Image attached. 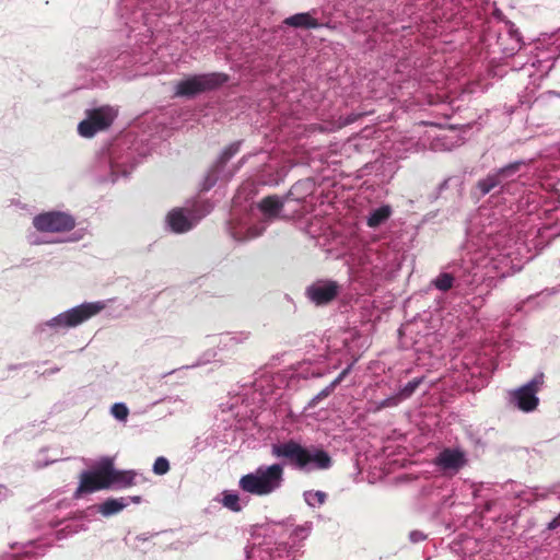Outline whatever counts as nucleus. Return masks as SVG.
Listing matches in <instances>:
<instances>
[{"instance_id":"aec40b11","label":"nucleus","mask_w":560,"mask_h":560,"mask_svg":"<svg viewBox=\"0 0 560 560\" xmlns=\"http://www.w3.org/2000/svg\"><path fill=\"white\" fill-rule=\"evenodd\" d=\"M394 213L392 206L381 205L372 208L366 214V225L371 229H377L383 225Z\"/></svg>"},{"instance_id":"423d86ee","label":"nucleus","mask_w":560,"mask_h":560,"mask_svg":"<svg viewBox=\"0 0 560 560\" xmlns=\"http://www.w3.org/2000/svg\"><path fill=\"white\" fill-rule=\"evenodd\" d=\"M284 465L273 463L259 465L253 471L243 475L238 480V488L247 494L268 497L279 492L284 485Z\"/></svg>"},{"instance_id":"72a5a7b5","label":"nucleus","mask_w":560,"mask_h":560,"mask_svg":"<svg viewBox=\"0 0 560 560\" xmlns=\"http://www.w3.org/2000/svg\"><path fill=\"white\" fill-rule=\"evenodd\" d=\"M416 324H408L406 325L402 329L404 331H409V332H412L413 331V327H415Z\"/></svg>"},{"instance_id":"a878e982","label":"nucleus","mask_w":560,"mask_h":560,"mask_svg":"<svg viewBox=\"0 0 560 560\" xmlns=\"http://www.w3.org/2000/svg\"><path fill=\"white\" fill-rule=\"evenodd\" d=\"M423 382V377L415 378L410 382H408L404 387H401L398 390V396L401 400L408 399L412 396V394L416 392V389L419 387V385Z\"/></svg>"},{"instance_id":"6e6552de","label":"nucleus","mask_w":560,"mask_h":560,"mask_svg":"<svg viewBox=\"0 0 560 560\" xmlns=\"http://www.w3.org/2000/svg\"><path fill=\"white\" fill-rule=\"evenodd\" d=\"M164 9L155 5V0H139L130 12L126 24L133 33L136 44H147L153 35V19L161 15ZM131 38V34H129Z\"/></svg>"},{"instance_id":"412c9836","label":"nucleus","mask_w":560,"mask_h":560,"mask_svg":"<svg viewBox=\"0 0 560 560\" xmlns=\"http://www.w3.org/2000/svg\"><path fill=\"white\" fill-rule=\"evenodd\" d=\"M285 25L295 28H317L320 23L311 12L296 13L287 18L283 22Z\"/></svg>"},{"instance_id":"c9c22d12","label":"nucleus","mask_w":560,"mask_h":560,"mask_svg":"<svg viewBox=\"0 0 560 560\" xmlns=\"http://www.w3.org/2000/svg\"><path fill=\"white\" fill-rule=\"evenodd\" d=\"M135 0H125L124 7L128 8L130 4H133Z\"/></svg>"},{"instance_id":"4be33fe9","label":"nucleus","mask_w":560,"mask_h":560,"mask_svg":"<svg viewBox=\"0 0 560 560\" xmlns=\"http://www.w3.org/2000/svg\"><path fill=\"white\" fill-rule=\"evenodd\" d=\"M249 331L226 332L221 335L220 346L222 347V349L234 348L238 345L245 343L249 339Z\"/></svg>"},{"instance_id":"5701e85b","label":"nucleus","mask_w":560,"mask_h":560,"mask_svg":"<svg viewBox=\"0 0 560 560\" xmlns=\"http://www.w3.org/2000/svg\"><path fill=\"white\" fill-rule=\"evenodd\" d=\"M303 498L308 506L317 508L326 502L327 494L320 490H307L304 491Z\"/></svg>"},{"instance_id":"6ab92c4d","label":"nucleus","mask_w":560,"mask_h":560,"mask_svg":"<svg viewBox=\"0 0 560 560\" xmlns=\"http://www.w3.org/2000/svg\"><path fill=\"white\" fill-rule=\"evenodd\" d=\"M141 498L138 495L133 497H120L110 498L105 500L97 506V511L105 517L115 515L127 508L130 503H140Z\"/></svg>"},{"instance_id":"1a4fd4ad","label":"nucleus","mask_w":560,"mask_h":560,"mask_svg":"<svg viewBox=\"0 0 560 560\" xmlns=\"http://www.w3.org/2000/svg\"><path fill=\"white\" fill-rule=\"evenodd\" d=\"M524 167H526V162L523 160L512 162L479 179L476 188L480 196H486L497 189L502 190L520 177Z\"/></svg>"},{"instance_id":"c756f323","label":"nucleus","mask_w":560,"mask_h":560,"mask_svg":"<svg viewBox=\"0 0 560 560\" xmlns=\"http://www.w3.org/2000/svg\"><path fill=\"white\" fill-rule=\"evenodd\" d=\"M402 400L400 399V397L398 396V394H394L378 402H376V406H375V410H381V409H384V408H389V407H395L397 406L399 402H401Z\"/></svg>"},{"instance_id":"e433bc0d","label":"nucleus","mask_w":560,"mask_h":560,"mask_svg":"<svg viewBox=\"0 0 560 560\" xmlns=\"http://www.w3.org/2000/svg\"><path fill=\"white\" fill-rule=\"evenodd\" d=\"M137 539L145 541V540H148V539H149V537H148V536H145V535H139V536L137 537Z\"/></svg>"},{"instance_id":"2f4dec72","label":"nucleus","mask_w":560,"mask_h":560,"mask_svg":"<svg viewBox=\"0 0 560 560\" xmlns=\"http://www.w3.org/2000/svg\"><path fill=\"white\" fill-rule=\"evenodd\" d=\"M409 538L412 542H420L425 539V535L420 530H412L409 534Z\"/></svg>"},{"instance_id":"f03ea898","label":"nucleus","mask_w":560,"mask_h":560,"mask_svg":"<svg viewBox=\"0 0 560 560\" xmlns=\"http://www.w3.org/2000/svg\"><path fill=\"white\" fill-rule=\"evenodd\" d=\"M314 182L300 180L292 186L284 200L276 196H269L258 203V209L264 217L259 220L254 214H247L231 225V235L236 241H248L259 236L266 229L268 221L276 218H302L313 211Z\"/></svg>"},{"instance_id":"dca6fc26","label":"nucleus","mask_w":560,"mask_h":560,"mask_svg":"<svg viewBox=\"0 0 560 560\" xmlns=\"http://www.w3.org/2000/svg\"><path fill=\"white\" fill-rule=\"evenodd\" d=\"M467 454L459 447H446L433 459V464L443 472L457 474L467 464Z\"/></svg>"},{"instance_id":"f257e3e1","label":"nucleus","mask_w":560,"mask_h":560,"mask_svg":"<svg viewBox=\"0 0 560 560\" xmlns=\"http://www.w3.org/2000/svg\"><path fill=\"white\" fill-rule=\"evenodd\" d=\"M482 214L477 223L482 229L469 228L468 235L476 249L465 253L459 260H453L432 280V285L442 292L456 288L464 294L471 293L474 288L508 265L509 252L505 249V235L500 233L499 225L482 222Z\"/></svg>"},{"instance_id":"473e14b6","label":"nucleus","mask_w":560,"mask_h":560,"mask_svg":"<svg viewBox=\"0 0 560 560\" xmlns=\"http://www.w3.org/2000/svg\"><path fill=\"white\" fill-rule=\"evenodd\" d=\"M31 243L32 244H44V243H49V241L42 240L39 237H34V238H31Z\"/></svg>"},{"instance_id":"4468645a","label":"nucleus","mask_w":560,"mask_h":560,"mask_svg":"<svg viewBox=\"0 0 560 560\" xmlns=\"http://www.w3.org/2000/svg\"><path fill=\"white\" fill-rule=\"evenodd\" d=\"M544 383V375L536 374L529 382L511 394L512 402L522 411L529 412L536 409L539 399L537 393Z\"/></svg>"},{"instance_id":"20e7f679","label":"nucleus","mask_w":560,"mask_h":560,"mask_svg":"<svg viewBox=\"0 0 560 560\" xmlns=\"http://www.w3.org/2000/svg\"><path fill=\"white\" fill-rule=\"evenodd\" d=\"M136 472L116 470L113 460L103 458L93 469L83 471L75 495L92 493L107 488H126L135 483Z\"/></svg>"},{"instance_id":"f704fd0d","label":"nucleus","mask_w":560,"mask_h":560,"mask_svg":"<svg viewBox=\"0 0 560 560\" xmlns=\"http://www.w3.org/2000/svg\"><path fill=\"white\" fill-rule=\"evenodd\" d=\"M557 526H558V520L557 518L551 521L549 523V525H548L549 528H556Z\"/></svg>"},{"instance_id":"f3484780","label":"nucleus","mask_w":560,"mask_h":560,"mask_svg":"<svg viewBox=\"0 0 560 560\" xmlns=\"http://www.w3.org/2000/svg\"><path fill=\"white\" fill-rule=\"evenodd\" d=\"M92 171L97 180L103 183H115L120 172L108 152H103L96 158Z\"/></svg>"},{"instance_id":"393cba45","label":"nucleus","mask_w":560,"mask_h":560,"mask_svg":"<svg viewBox=\"0 0 560 560\" xmlns=\"http://www.w3.org/2000/svg\"><path fill=\"white\" fill-rule=\"evenodd\" d=\"M359 116H360V115H350V116H348V117H346V118H341V117H340V118L338 119V121L332 122V124H329V125H325V126H324V125H320V126L318 127V129H319L320 131L331 132V131H335V130H337V129H340V128H342V127H345V126H347V125H350V124L354 122V121L358 119V117H359Z\"/></svg>"},{"instance_id":"2eb2a0df","label":"nucleus","mask_w":560,"mask_h":560,"mask_svg":"<svg viewBox=\"0 0 560 560\" xmlns=\"http://www.w3.org/2000/svg\"><path fill=\"white\" fill-rule=\"evenodd\" d=\"M340 284L331 279H318L306 288V296L317 306L327 305L340 293Z\"/></svg>"},{"instance_id":"7ed1b4c3","label":"nucleus","mask_w":560,"mask_h":560,"mask_svg":"<svg viewBox=\"0 0 560 560\" xmlns=\"http://www.w3.org/2000/svg\"><path fill=\"white\" fill-rule=\"evenodd\" d=\"M395 255L387 246H368L352 254L350 262V277L354 282L373 289L381 282L393 277L397 265Z\"/></svg>"},{"instance_id":"7c9ffc66","label":"nucleus","mask_w":560,"mask_h":560,"mask_svg":"<svg viewBox=\"0 0 560 560\" xmlns=\"http://www.w3.org/2000/svg\"><path fill=\"white\" fill-rule=\"evenodd\" d=\"M349 369H350V368H348V369L343 370V371L339 374V376H338V377H337V378H336V380L330 384V386H329V387H327L326 389H324L322 393H319V394L315 397V399H319V398H322V397L327 396V395L330 393V390H331V389H332L337 384H339V383L341 382V380L343 378V376L349 372Z\"/></svg>"},{"instance_id":"ddd939ff","label":"nucleus","mask_w":560,"mask_h":560,"mask_svg":"<svg viewBox=\"0 0 560 560\" xmlns=\"http://www.w3.org/2000/svg\"><path fill=\"white\" fill-rule=\"evenodd\" d=\"M33 225L43 233H62L75 226V219L65 211H47L35 215Z\"/></svg>"},{"instance_id":"bb28decb","label":"nucleus","mask_w":560,"mask_h":560,"mask_svg":"<svg viewBox=\"0 0 560 560\" xmlns=\"http://www.w3.org/2000/svg\"><path fill=\"white\" fill-rule=\"evenodd\" d=\"M323 229V221L317 215L304 228L305 232L313 238L319 236Z\"/></svg>"},{"instance_id":"b1692460","label":"nucleus","mask_w":560,"mask_h":560,"mask_svg":"<svg viewBox=\"0 0 560 560\" xmlns=\"http://www.w3.org/2000/svg\"><path fill=\"white\" fill-rule=\"evenodd\" d=\"M221 503L223 506H225L226 509H229L233 512H238L242 510V505L240 503V497L236 492H233V491H223Z\"/></svg>"},{"instance_id":"0eeeda50","label":"nucleus","mask_w":560,"mask_h":560,"mask_svg":"<svg viewBox=\"0 0 560 560\" xmlns=\"http://www.w3.org/2000/svg\"><path fill=\"white\" fill-rule=\"evenodd\" d=\"M105 307L106 304L103 301L82 303L38 325L37 330L43 332L49 329L55 334L65 331L81 325Z\"/></svg>"},{"instance_id":"a211bd4d","label":"nucleus","mask_w":560,"mask_h":560,"mask_svg":"<svg viewBox=\"0 0 560 560\" xmlns=\"http://www.w3.org/2000/svg\"><path fill=\"white\" fill-rule=\"evenodd\" d=\"M240 147H241V143L240 142H235V143H232L230 144L228 148H225L221 155L219 156L215 165L207 173L206 177H205V180L202 183V189L203 190H209L210 188H212L218 178H219V172H220V168L232 158L234 156L238 150H240Z\"/></svg>"},{"instance_id":"c85d7f7f","label":"nucleus","mask_w":560,"mask_h":560,"mask_svg":"<svg viewBox=\"0 0 560 560\" xmlns=\"http://www.w3.org/2000/svg\"><path fill=\"white\" fill-rule=\"evenodd\" d=\"M152 470L155 475H165L170 470V463L167 458L163 456L158 457L153 464Z\"/></svg>"},{"instance_id":"f8f14e48","label":"nucleus","mask_w":560,"mask_h":560,"mask_svg":"<svg viewBox=\"0 0 560 560\" xmlns=\"http://www.w3.org/2000/svg\"><path fill=\"white\" fill-rule=\"evenodd\" d=\"M211 208L210 205H203V210L200 212L195 208L173 209L166 215V226L174 233H186L196 226L201 218L210 212Z\"/></svg>"},{"instance_id":"cd10ccee","label":"nucleus","mask_w":560,"mask_h":560,"mask_svg":"<svg viewBox=\"0 0 560 560\" xmlns=\"http://www.w3.org/2000/svg\"><path fill=\"white\" fill-rule=\"evenodd\" d=\"M110 413L115 419L119 421H126L129 415V410L124 402H116L112 406Z\"/></svg>"},{"instance_id":"9b49d317","label":"nucleus","mask_w":560,"mask_h":560,"mask_svg":"<svg viewBox=\"0 0 560 560\" xmlns=\"http://www.w3.org/2000/svg\"><path fill=\"white\" fill-rule=\"evenodd\" d=\"M117 112L110 106H101L86 110V117L78 125V132L81 137L92 138L97 132L107 129Z\"/></svg>"},{"instance_id":"9d476101","label":"nucleus","mask_w":560,"mask_h":560,"mask_svg":"<svg viewBox=\"0 0 560 560\" xmlns=\"http://www.w3.org/2000/svg\"><path fill=\"white\" fill-rule=\"evenodd\" d=\"M228 81L223 73H206L190 75L175 85V95L194 97L197 94L214 90Z\"/></svg>"},{"instance_id":"39448f33","label":"nucleus","mask_w":560,"mask_h":560,"mask_svg":"<svg viewBox=\"0 0 560 560\" xmlns=\"http://www.w3.org/2000/svg\"><path fill=\"white\" fill-rule=\"evenodd\" d=\"M271 455L276 458L287 459L294 469L304 472L325 470L331 466V458L326 451L317 447H304L293 440L272 444Z\"/></svg>"}]
</instances>
